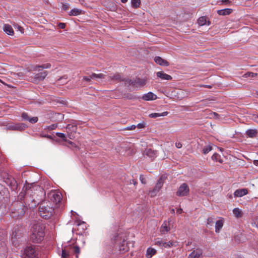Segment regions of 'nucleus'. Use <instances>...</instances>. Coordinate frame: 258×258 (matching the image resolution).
Here are the masks:
<instances>
[{
    "instance_id": "obj_1",
    "label": "nucleus",
    "mask_w": 258,
    "mask_h": 258,
    "mask_svg": "<svg viewBox=\"0 0 258 258\" xmlns=\"http://www.w3.org/2000/svg\"><path fill=\"white\" fill-rule=\"evenodd\" d=\"M44 230V227L42 224L40 223L34 224L31 229L32 234L30 237L33 242L39 243L43 239Z\"/></svg>"
},
{
    "instance_id": "obj_2",
    "label": "nucleus",
    "mask_w": 258,
    "mask_h": 258,
    "mask_svg": "<svg viewBox=\"0 0 258 258\" xmlns=\"http://www.w3.org/2000/svg\"><path fill=\"white\" fill-rule=\"evenodd\" d=\"M54 213V208L49 201H44L40 204L39 213L41 217L47 219L50 218Z\"/></svg>"
},
{
    "instance_id": "obj_3",
    "label": "nucleus",
    "mask_w": 258,
    "mask_h": 258,
    "mask_svg": "<svg viewBox=\"0 0 258 258\" xmlns=\"http://www.w3.org/2000/svg\"><path fill=\"white\" fill-rule=\"evenodd\" d=\"M165 178L166 177L164 175H162L160 177L157 183L156 184V185L155 186L154 188L153 189L150 190L149 191V194L150 195L151 197H154L157 195L158 192L162 187Z\"/></svg>"
},
{
    "instance_id": "obj_4",
    "label": "nucleus",
    "mask_w": 258,
    "mask_h": 258,
    "mask_svg": "<svg viewBox=\"0 0 258 258\" xmlns=\"http://www.w3.org/2000/svg\"><path fill=\"white\" fill-rule=\"evenodd\" d=\"M48 197L51 202L56 205L61 201L62 195L59 191L53 190L48 194Z\"/></svg>"
},
{
    "instance_id": "obj_5",
    "label": "nucleus",
    "mask_w": 258,
    "mask_h": 258,
    "mask_svg": "<svg viewBox=\"0 0 258 258\" xmlns=\"http://www.w3.org/2000/svg\"><path fill=\"white\" fill-rule=\"evenodd\" d=\"M154 244L161 248H170L176 246V242L173 241L164 242L161 238H157L154 240Z\"/></svg>"
},
{
    "instance_id": "obj_6",
    "label": "nucleus",
    "mask_w": 258,
    "mask_h": 258,
    "mask_svg": "<svg viewBox=\"0 0 258 258\" xmlns=\"http://www.w3.org/2000/svg\"><path fill=\"white\" fill-rule=\"evenodd\" d=\"M36 251L32 246L26 247L24 250L23 258H36Z\"/></svg>"
},
{
    "instance_id": "obj_7",
    "label": "nucleus",
    "mask_w": 258,
    "mask_h": 258,
    "mask_svg": "<svg viewBox=\"0 0 258 258\" xmlns=\"http://www.w3.org/2000/svg\"><path fill=\"white\" fill-rule=\"evenodd\" d=\"M7 130L22 131L27 127V125L23 123H10L7 125Z\"/></svg>"
},
{
    "instance_id": "obj_8",
    "label": "nucleus",
    "mask_w": 258,
    "mask_h": 258,
    "mask_svg": "<svg viewBox=\"0 0 258 258\" xmlns=\"http://www.w3.org/2000/svg\"><path fill=\"white\" fill-rule=\"evenodd\" d=\"M189 187L187 184L183 183L179 187L176 195L179 197L187 196L189 193Z\"/></svg>"
},
{
    "instance_id": "obj_9",
    "label": "nucleus",
    "mask_w": 258,
    "mask_h": 258,
    "mask_svg": "<svg viewBox=\"0 0 258 258\" xmlns=\"http://www.w3.org/2000/svg\"><path fill=\"white\" fill-rule=\"evenodd\" d=\"M48 74L47 71H44L41 73L36 74L34 77H32V82L37 83L40 81H43Z\"/></svg>"
},
{
    "instance_id": "obj_10",
    "label": "nucleus",
    "mask_w": 258,
    "mask_h": 258,
    "mask_svg": "<svg viewBox=\"0 0 258 258\" xmlns=\"http://www.w3.org/2000/svg\"><path fill=\"white\" fill-rule=\"evenodd\" d=\"M129 250V247L127 245V242L126 240H123L121 242L119 243L118 245V250L119 253H123Z\"/></svg>"
},
{
    "instance_id": "obj_11",
    "label": "nucleus",
    "mask_w": 258,
    "mask_h": 258,
    "mask_svg": "<svg viewBox=\"0 0 258 258\" xmlns=\"http://www.w3.org/2000/svg\"><path fill=\"white\" fill-rule=\"evenodd\" d=\"M128 81V83L130 85L134 86L142 87L145 85L146 81L144 79H141L140 78H137L135 80L133 81L131 80H126Z\"/></svg>"
},
{
    "instance_id": "obj_12",
    "label": "nucleus",
    "mask_w": 258,
    "mask_h": 258,
    "mask_svg": "<svg viewBox=\"0 0 258 258\" xmlns=\"http://www.w3.org/2000/svg\"><path fill=\"white\" fill-rule=\"evenodd\" d=\"M157 77L163 80H171L172 78L170 75L165 73L163 71L158 72L156 73Z\"/></svg>"
},
{
    "instance_id": "obj_13",
    "label": "nucleus",
    "mask_w": 258,
    "mask_h": 258,
    "mask_svg": "<svg viewBox=\"0 0 258 258\" xmlns=\"http://www.w3.org/2000/svg\"><path fill=\"white\" fill-rule=\"evenodd\" d=\"M145 155L151 159H154L157 156V151L153 150L150 148L146 149L144 152Z\"/></svg>"
},
{
    "instance_id": "obj_14",
    "label": "nucleus",
    "mask_w": 258,
    "mask_h": 258,
    "mask_svg": "<svg viewBox=\"0 0 258 258\" xmlns=\"http://www.w3.org/2000/svg\"><path fill=\"white\" fill-rule=\"evenodd\" d=\"M142 98L144 100H153L157 98V96L155 94L151 92H149L143 95Z\"/></svg>"
},
{
    "instance_id": "obj_15",
    "label": "nucleus",
    "mask_w": 258,
    "mask_h": 258,
    "mask_svg": "<svg viewBox=\"0 0 258 258\" xmlns=\"http://www.w3.org/2000/svg\"><path fill=\"white\" fill-rule=\"evenodd\" d=\"M154 60L157 64L160 66H168L169 65V62L167 60L160 56H156L154 58Z\"/></svg>"
},
{
    "instance_id": "obj_16",
    "label": "nucleus",
    "mask_w": 258,
    "mask_h": 258,
    "mask_svg": "<svg viewBox=\"0 0 258 258\" xmlns=\"http://www.w3.org/2000/svg\"><path fill=\"white\" fill-rule=\"evenodd\" d=\"M169 221L167 222L166 221H164L162 224V226L160 227V232L162 234H165L167 233L170 230V228L169 227Z\"/></svg>"
},
{
    "instance_id": "obj_17",
    "label": "nucleus",
    "mask_w": 258,
    "mask_h": 258,
    "mask_svg": "<svg viewBox=\"0 0 258 258\" xmlns=\"http://www.w3.org/2000/svg\"><path fill=\"white\" fill-rule=\"evenodd\" d=\"M247 194V190L246 188L239 189L235 191L234 193V197H241Z\"/></svg>"
},
{
    "instance_id": "obj_18",
    "label": "nucleus",
    "mask_w": 258,
    "mask_h": 258,
    "mask_svg": "<svg viewBox=\"0 0 258 258\" xmlns=\"http://www.w3.org/2000/svg\"><path fill=\"white\" fill-rule=\"evenodd\" d=\"M233 10L231 9H224L223 10H220L217 11V14L221 16H226L229 15L232 13Z\"/></svg>"
},
{
    "instance_id": "obj_19",
    "label": "nucleus",
    "mask_w": 258,
    "mask_h": 258,
    "mask_svg": "<svg viewBox=\"0 0 258 258\" xmlns=\"http://www.w3.org/2000/svg\"><path fill=\"white\" fill-rule=\"evenodd\" d=\"M202 254V251L201 249H196L189 255L188 258H199Z\"/></svg>"
},
{
    "instance_id": "obj_20",
    "label": "nucleus",
    "mask_w": 258,
    "mask_h": 258,
    "mask_svg": "<svg viewBox=\"0 0 258 258\" xmlns=\"http://www.w3.org/2000/svg\"><path fill=\"white\" fill-rule=\"evenodd\" d=\"M4 31L8 35H13L14 31L12 26L9 24H5L3 28Z\"/></svg>"
},
{
    "instance_id": "obj_21",
    "label": "nucleus",
    "mask_w": 258,
    "mask_h": 258,
    "mask_svg": "<svg viewBox=\"0 0 258 258\" xmlns=\"http://www.w3.org/2000/svg\"><path fill=\"white\" fill-rule=\"evenodd\" d=\"M198 23L200 26H203L204 25H210L211 23L209 21H207V18L206 17H201L199 18Z\"/></svg>"
},
{
    "instance_id": "obj_22",
    "label": "nucleus",
    "mask_w": 258,
    "mask_h": 258,
    "mask_svg": "<svg viewBox=\"0 0 258 258\" xmlns=\"http://www.w3.org/2000/svg\"><path fill=\"white\" fill-rule=\"evenodd\" d=\"M168 112L167 111L163 112L161 113H153L149 115V116L151 118H157L161 116H165L167 115Z\"/></svg>"
},
{
    "instance_id": "obj_23",
    "label": "nucleus",
    "mask_w": 258,
    "mask_h": 258,
    "mask_svg": "<svg viewBox=\"0 0 258 258\" xmlns=\"http://www.w3.org/2000/svg\"><path fill=\"white\" fill-rule=\"evenodd\" d=\"M223 226V221L222 220H218L215 224V231L217 233L219 232L220 229Z\"/></svg>"
},
{
    "instance_id": "obj_24",
    "label": "nucleus",
    "mask_w": 258,
    "mask_h": 258,
    "mask_svg": "<svg viewBox=\"0 0 258 258\" xmlns=\"http://www.w3.org/2000/svg\"><path fill=\"white\" fill-rule=\"evenodd\" d=\"M156 253V250L154 248L149 247L147 250L146 256L148 257L151 258L153 255Z\"/></svg>"
},
{
    "instance_id": "obj_25",
    "label": "nucleus",
    "mask_w": 258,
    "mask_h": 258,
    "mask_svg": "<svg viewBox=\"0 0 258 258\" xmlns=\"http://www.w3.org/2000/svg\"><path fill=\"white\" fill-rule=\"evenodd\" d=\"M82 14V11L80 9L75 8L69 12L70 16H78Z\"/></svg>"
},
{
    "instance_id": "obj_26",
    "label": "nucleus",
    "mask_w": 258,
    "mask_h": 258,
    "mask_svg": "<svg viewBox=\"0 0 258 258\" xmlns=\"http://www.w3.org/2000/svg\"><path fill=\"white\" fill-rule=\"evenodd\" d=\"M233 213L235 217L238 218L242 216V212L241 210L238 208H235L233 210Z\"/></svg>"
},
{
    "instance_id": "obj_27",
    "label": "nucleus",
    "mask_w": 258,
    "mask_h": 258,
    "mask_svg": "<svg viewBox=\"0 0 258 258\" xmlns=\"http://www.w3.org/2000/svg\"><path fill=\"white\" fill-rule=\"evenodd\" d=\"M246 135L250 138H253L255 137L257 134L256 130H248L246 132Z\"/></svg>"
},
{
    "instance_id": "obj_28",
    "label": "nucleus",
    "mask_w": 258,
    "mask_h": 258,
    "mask_svg": "<svg viewBox=\"0 0 258 258\" xmlns=\"http://www.w3.org/2000/svg\"><path fill=\"white\" fill-rule=\"evenodd\" d=\"M66 128L68 131V133H69V132H71V133H72V132H76L77 131V126L76 125H74V124H68L67 127H66Z\"/></svg>"
},
{
    "instance_id": "obj_29",
    "label": "nucleus",
    "mask_w": 258,
    "mask_h": 258,
    "mask_svg": "<svg viewBox=\"0 0 258 258\" xmlns=\"http://www.w3.org/2000/svg\"><path fill=\"white\" fill-rule=\"evenodd\" d=\"M109 78L111 80L117 81L118 82L123 81V80L122 79L120 75L118 74L113 75V76H110Z\"/></svg>"
},
{
    "instance_id": "obj_30",
    "label": "nucleus",
    "mask_w": 258,
    "mask_h": 258,
    "mask_svg": "<svg viewBox=\"0 0 258 258\" xmlns=\"http://www.w3.org/2000/svg\"><path fill=\"white\" fill-rule=\"evenodd\" d=\"M105 75L103 74H96L95 73H93L91 76L90 77L92 79H104L105 78Z\"/></svg>"
},
{
    "instance_id": "obj_31",
    "label": "nucleus",
    "mask_w": 258,
    "mask_h": 258,
    "mask_svg": "<svg viewBox=\"0 0 258 258\" xmlns=\"http://www.w3.org/2000/svg\"><path fill=\"white\" fill-rule=\"evenodd\" d=\"M212 159L213 160L219 162L220 163L222 162V160L221 159V156L218 153H214L212 156Z\"/></svg>"
},
{
    "instance_id": "obj_32",
    "label": "nucleus",
    "mask_w": 258,
    "mask_h": 258,
    "mask_svg": "<svg viewBox=\"0 0 258 258\" xmlns=\"http://www.w3.org/2000/svg\"><path fill=\"white\" fill-rule=\"evenodd\" d=\"M73 251L76 254V257L78 258V255L80 253V247L77 245H75L72 247Z\"/></svg>"
},
{
    "instance_id": "obj_33",
    "label": "nucleus",
    "mask_w": 258,
    "mask_h": 258,
    "mask_svg": "<svg viewBox=\"0 0 258 258\" xmlns=\"http://www.w3.org/2000/svg\"><path fill=\"white\" fill-rule=\"evenodd\" d=\"M212 149V147L211 145L209 144L205 146L203 149V153L204 154H208L210 151H211Z\"/></svg>"
},
{
    "instance_id": "obj_34",
    "label": "nucleus",
    "mask_w": 258,
    "mask_h": 258,
    "mask_svg": "<svg viewBox=\"0 0 258 258\" xmlns=\"http://www.w3.org/2000/svg\"><path fill=\"white\" fill-rule=\"evenodd\" d=\"M132 6L134 8H139L141 5L140 0H132L131 1Z\"/></svg>"
},
{
    "instance_id": "obj_35",
    "label": "nucleus",
    "mask_w": 258,
    "mask_h": 258,
    "mask_svg": "<svg viewBox=\"0 0 258 258\" xmlns=\"http://www.w3.org/2000/svg\"><path fill=\"white\" fill-rule=\"evenodd\" d=\"M51 67V64L50 63H46L43 64L41 66H36L34 69V70H36V68H40L41 69H48Z\"/></svg>"
},
{
    "instance_id": "obj_36",
    "label": "nucleus",
    "mask_w": 258,
    "mask_h": 258,
    "mask_svg": "<svg viewBox=\"0 0 258 258\" xmlns=\"http://www.w3.org/2000/svg\"><path fill=\"white\" fill-rule=\"evenodd\" d=\"M70 256L69 252L67 251L65 249H62L61 251V257L62 258H69Z\"/></svg>"
},
{
    "instance_id": "obj_37",
    "label": "nucleus",
    "mask_w": 258,
    "mask_h": 258,
    "mask_svg": "<svg viewBox=\"0 0 258 258\" xmlns=\"http://www.w3.org/2000/svg\"><path fill=\"white\" fill-rule=\"evenodd\" d=\"M257 75V74L252 72H247L244 75V77L245 78L247 77H254Z\"/></svg>"
},
{
    "instance_id": "obj_38",
    "label": "nucleus",
    "mask_w": 258,
    "mask_h": 258,
    "mask_svg": "<svg viewBox=\"0 0 258 258\" xmlns=\"http://www.w3.org/2000/svg\"><path fill=\"white\" fill-rule=\"evenodd\" d=\"M56 135L61 138L64 141H67V138L66 135L63 133H56Z\"/></svg>"
},
{
    "instance_id": "obj_39",
    "label": "nucleus",
    "mask_w": 258,
    "mask_h": 258,
    "mask_svg": "<svg viewBox=\"0 0 258 258\" xmlns=\"http://www.w3.org/2000/svg\"><path fill=\"white\" fill-rule=\"evenodd\" d=\"M38 117H29L28 120L30 122L32 123H35L38 121Z\"/></svg>"
},
{
    "instance_id": "obj_40",
    "label": "nucleus",
    "mask_w": 258,
    "mask_h": 258,
    "mask_svg": "<svg viewBox=\"0 0 258 258\" xmlns=\"http://www.w3.org/2000/svg\"><path fill=\"white\" fill-rule=\"evenodd\" d=\"M214 219V218L212 217L208 218L207 219V225H212V224L213 223Z\"/></svg>"
},
{
    "instance_id": "obj_41",
    "label": "nucleus",
    "mask_w": 258,
    "mask_h": 258,
    "mask_svg": "<svg viewBox=\"0 0 258 258\" xmlns=\"http://www.w3.org/2000/svg\"><path fill=\"white\" fill-rule=\"evenodd\" d=\"M145 125L146 124L144 122L140 123L136 125V127H137L139 129H141L145 127Z\"/></svg>"
},
{
    "instance_id": "obj_42",
    "label": "nucleus",
    "mask_w": 258,
    "mask_h": 258,
    "mask_svg": "<svg viewBox=\"0 0 258 258\" xmlns=\"http://www.w3.org/2000/svg\"><path fill=\"white\" fill-rule=\"evenodd\" d=\"M140 179L141 182L143 184H146V179L145 177L143 175H140Z\"/></svg>"
},
{
    "instance_id": "obj_43",
    "label": "nucleus",
    "mask_w": 258,
    "mask_h": 258,
    "mask_svg": "<svg viewBox=\"0 0 258 258\" xmlns=\"http://www.w3.org/2000/svg\"><path fill=\"white\" fill-rule=\"evenodd\" d=\"M22 117L25 119L28 120L29 117L28 116L27 113L24 112L22 114Z\"/></svg>"
},
{
    "instance_id": "obj_44",
    "label": "nucleus",
    "mask_w": 258,
    "mask_h": 258,
    "mask_svg": "<svg viewBox=\"0 0 258 258\" xmlns=\"http://www.w3.org/2000/svg\"><path fill=\"white\" fill-rule=\"evenodd\" d=\"M136 125H132L128 126L126 127V130H135L136 128Z\"/></svg>"
},
{
    "instance_id": "obj_45",
    "label": "nucleus",
    "mask_w": 258,
    "mask_h": 258,
    "mask_svg": "<svg viewBox=\"0 0 258 258\" xmlns=\"http://www.w3.org/2000/svg\"><path fill=\"white\" fill-rule=\"evenodd\" d=\"M69 5L67 4H62V9L63 10H67L68 9H69Z\"/></svg>"
},
{
    "instance_id": "obj_46",
    "label": "nucleus",
    "mask_w": 258,
    "mask_h": 258,
    "mask_svg": "<svg viewBox=\"0 0 258 258\" xmlns=\"http://www.w3.org/2000/svg\"><path fill=\"white\" fill-rule=\"evenodd\" d=\"M56 127V124H52L51 125H49L48 126V129L49 130H54Z\"/></svg>"
},
{
    "instance_id": "obj_47",
    "label": "nucleus",
    "mask_w": 258,
    "mask_h": 258,
    "mask_svg": "<svg viewBox=\"0 0 258 258\" xmlns=\"http://www.w3.org/2000/svg\"><path fill=\"white\" fill-rule=\"evenodd\" d=\"M58 26L60 29H64L66 27V24L63 23H59L58 25Z\"/></svg>"
},
{
    "instance_id": "obj_48",
    "label": "nucleus",
    "mask_w": 258,
    "mask_h": 258,
    "mask_svg": "<svg viewBox=\"0 0 258 258\" xmlns=\"http://www.w3.org/2000/svg\"><path fill=\"white\" fill-rule=\"evenodd\" d=\"M175 146L178 149L181 148L182 147V144L180 142L176 143Z\"/></svg>"
},
{
    "instance_id": "obj_49",
    "label": "nucleus",
    "mask_w": 258,
    "mask_h": 258,
    "mask_svg": "<svg viewBox=\"0 0 258 258\" xmlns=\"http://www.w3.org/2000/svg\"><path fill=\"white\" fill-rule=\"evenodd\" d=\"M91 79L92 78H91L90 76V77L84 76L83 77V80L86 81H87V82L90 81Z\"/></svg>"
},
{
    "instance_id": "obj_50",
    "label": "nucleus",
    "mask_w": 258,
    "mask_h": 258,
    "mask_svg": "<svg viewBox=\"0 0 258 258\" xmlns=\"http://www.w3.org/2000/svg\"><path fill=\"white\" fill-rule=\"evenodd\" d=\"M222 2L223 3H225V4H230L231 3L230 0H222Z\"/></svg>"
},
{
    "instance_id": "obj_51",
    "label": "nucleus",
    "mask_w": 258,
    "mask_h": 258,
    "mask_svg": "<svg viewBox=\"0 0 258 258\" xmlns=\"http://www.w3.org/2000/svg\"><path fill=\"white\" fill-rule=\"evenodd\" d=\"M176 212L178 214H181L182 212V209L181 208H179L177 210Z\"/></svg>"
},
{
    "instance_id": "obj_52",
    "label": "nucleus",
    "mask_w": 258,
    "mask_h": 258,
    "mask_svg": "<svg viewBox=\"0 0 258 258\" xmlns=\"http://www.w3.org/2000/svg\"><path fill=\"white\" fill-rule=\"evenodd\" d=\"M16 234H15L14 232L12 234V240H14V239H16Z\"/></svg>"
},
{
    "instance_id": "obj_53",
    "label": "nucleus",
    "mask_w": 258,
    "mask_h": 258,
    "mask_svg": "<svg viewBox=\"0 0 258 258\" xmlns=\"http://www.w3.org/2000/svg\"><path fill=\"white\" fill-rule=\"evenodd\" d=\"M42 137H45V138H48V139H51V136H49V135H43V136H42Z\"/></svg>"
},
{
    "instance_id": "obj_54",
    "label": "nucleus",
    "mask_w": 258,
    "mask_h": 258,
    "mask_svg": "<svg viewBox=\"0 0 258 258\" xmlns=\"http://www.w3.org/2000/svg\"><path fill=\"white\" fill-rule=\"evenodd\" d=\"M253 164L256 165L258 166V160H255L253 161Z\"/></svg>"
},
{
    "instance_id": "obj_55",
    "label": "nucleus",
    "mask_w": 258,
    "mask_h": 258,
    "mask_svg": "<svg viewBox=\"0 0 258 258\" xmlns=\"http://www.w3.org/2000/svg\"><path fill=\"white\" fill-rule=\"evenodd\" d=\"M18 29L20 31H21V32H23V28H22V27L19 26H18Z\"/></svg>"
},
{
    "instance_id": "obj_56",
    "label": "nucleus",
    "mask_w": 258,
    "mask_h": 258,
    "mask_svg": "<svg viewBox=\"0 0 258 258\" xmlns=\"http://www.w3.org/2000/svg\"><path fill=\"white\" fill-rule=\"evenodd\" d=\"M203 87L207 88H211L212 86L211 85H203Z\"/></svg>"
},
{
    "instance_id": "obj_57",
    "label": "nucleus",
    "mask_w": 258,
    "mask_h": 258,
    "mask_svg": "<svg viewBox=\"0 0 258 258\" xmlns=\"http://www.w3.org/2000/svg\"><path fill=\"white\" fill-rule=\"evenodd\" d=\"M36 205V203H35L34 205H30V204H28V206L30 207V208H32L33 207V206H35Z\"/></svg>"
},
{
    "instance_id": "obj_58",
    "label": "nucleus",
    "mask_w": 258,
    "mask_h": 258,
    "mask_svg": "<svg viewBox=\"0 0 258 258\" xmlns=\"http://www.w3.org/2000/svg\"><path fill=\"white\" fill-rule=\"evenodd\" d=\"M171 213L172 214H174L175 213V210H174V209H172L171 210Z\"/></svg>"
},
{
    "instance_id": "obj_59",
    "label": "nucleus",
    "mask_w": 258,
    "mask_h": 258,
    "mask_svg": "<svg viewBox=\"0 0 258 258\" xmlns=\"http://www.w3.org/2000/svg\"><path fill=\"white\" fill-rule=\"evenodd\" d=\"M120 1L123 3H126L127 1V0H120Z\"/></svg>"
},
{
    "instance_id": "obj_60",
    "label": "nucleus",
    "mask_w": 258,
    "mask_h": 258,
    "mask_svg": "<svg viewBox=\"0 0 258 258\" xmlns=\"http://www.w3.org/2000/svg\"><path fill=\"white\" fill-rule=\"evenodd\" d=\"M228 197L230 199L232 198V196L231 195H228Z\"/></svg>"
},
{
    "instance_id": "obj_61",
    "label": "nucleus",
    "mask_w": 258,
    "mask_h": 258,
    "mask_svg": "<svg viewBox=\"0 0 258 258\" xmlns=\"http://www.w3.org/2000/svg\"><path fill=\"white\" fill-rule=\"evenodd\" d=\"M21 213L22 214H23V213H24V210H23V209H22L21 212Z\"/></svg>"
},
{
    "instance_id": "obj_62",
    "label": "nucleus",
    "mask_w": 258,
    "mask_h": 258,
    "mask_svg": "<svg viewBox=\"0 0 258 258\" xmlns=\"http://www.w3.org/2000/svg\"><path fill=\"white\" fill-rule=\"evenodd\" d=\"M13 182H14V184H15L16 183L15 180H14Z\"/></svg>"
},
{
    "instance_id": "obj_63",
    "label": "nucleus",
    "mask_w": 258,
    "mask_h": 258,
    "mask_svg": "<svg viewBox=\"0 0 258 258\" xmlns=\"http://www.w3.org/2000/svg\"><path fill=\"white\" fill-rule=\"evenodd\" d=\"M69 143L72 144L73 143L72 142H69Z\"/></svg>"
},
{
    "instance_id": "obj_64",
    "label": "nucleus",
    "mask_w": 258,
    "mask_h": 258,
    "mask_svg": "<svg viewBox=\"0 0 258 258\" xmlns=\"http://www.w3.org/2000/svg\"><path fill=\"white\" fill-rule=\"evenodd\" d=\"M256 93H257V94L258 95V91H256Z\"/></svg>"
}]
</instances>
